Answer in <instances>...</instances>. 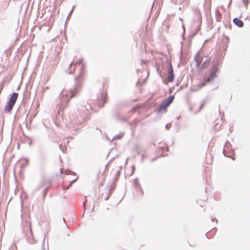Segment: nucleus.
<instances>
[{
    "label": "nucleus",
    "mask_w": 250,
    "mask_h": 250,
    "mask_svg": "<svg viewBox=\"0 0 250 250\" xmlns=\"http://www.w3.org/2000/svg\"><path fill=\"white\" fill-rule=\"evenodd\" d=\"M74 8V7H73L72 9V10H71V12H70V14L72 13V11H73Z\"/></svg>",
    "instance_id": "nucleus-13"
},
{
    "label": "nucleus",
    "mask_w": 250,
    "mask_h": 250,
    "mask_svg": "<svg viewBox=\"0 0 250 250\" xmlns=\"http://www.w3.org/2000/svg\"><path fill=\"white\" fill-rule=\"evenodd\" d=\"M166 127L167 128H169V125H166Z\"/></svg>",
    "instance_id": "nucleus-11"
},
{
    "label": "nucleus",
    "mask_w": 250,
    "mask_h": 250,
    "mask_svg": "<svg viewBox=\"0 0 250 250\" xmlns=\"http://www.w3.org/2000/svg\"><path fill=\"white\" fill-rule=\"evenodd\" d=\"M168 73L169 74L168 76V80L169 82H171L173 81L174 79V74L172 69H170L169 70Z\"/></svg>",
    "instance_id": "nucleus-5"
},
{
    "label": "nucleus",
    "mask_w": 250,
    "mask_h": 250,
    "mask_svg": "<svg viewBox=\"0 0 250 250\" xmlns=\"http://www.w3.org/2000/svg\"><path fill=\"white\" fill-rule=\"evenodd\" d=\"M205 85V83H202L201 84L196 86H193L192 88V90H197Z\"/></svg>",
    "instance_id": "nucleus-8"
},
{
    "label": "nucleus",
    "mask_w": 250,
    "mask_h": 250,
    "mask_svg": "<svg viewBox=\"0 0 250 250\" xmlns=\"http://www.w3.org/2000/svg\"><path fill=\"white\" fill-rule=\"evenodd\" d=\"M72 65V63H71L70 65V66H71Z\"/></svg>",
    "instance_id": "nucleus-15"
},
{
    "label": "nucleus",
    "mask_w": 250,
    "mask_h": 250,
    "mask_svg": "<svg viewBox=\"0 0 250 250\" xmlns=\"http://www.w3.org/2000/svg\"><path fill=\"white\" fill-rule=\"evenodd\" d=\"M134 167H133V171H134Z\"/></svg>",
    "instance_id": "nucleus-14"
},
{
    "label": "nucleus",
    "mask_w": 250,
    "mask_h": 250,
    "mask_svg": "<svg viewBox=\"0 0 250 250\" xmlns=\"http://www.w3.org/2000/svg\"><path fill=\"white\" fill-rule=\"evenodd\" d=\"M195 60L197 63V65L198 66H199L200 64V63L201 62V61L200 60V57L199 55H197L195 57Z\"/></svg>",
    "instance_id": "nucleus-7"
},
{
    "label": "nucleus",
    "mask_w": 250,
    "mask_h": 250,
    "mask_svg": "<svg viewBox=\"0 0 250 250\" xmlns=\"http://www.w3.org/2000/svg\"><path fill=\"white\" fill-rule=\"evenodd\" d=\"M18 96V94L17 93H14L11 97H10V99L7 104V105L5 108V110L8 112L10 111H11L14 106V105L15 104V102L17 99Z\"/></svg>",
    "instance_id": "nucleus-2"
},
{
    "label": "nucleus",
    "mask_w": 250,
    "mask_h": 250,
    "mask_svg": "<svg viewBox=\"0 0 250 250\" xmlns=\"http://www.w3.org/2000/svg\"><path fill=\"white\" fill-rule=\"evenodd\" d=\"M233 22L236 25H237L239 27H242L243 25V22L238 19H234L233 20Z\"/></svg>",
    "instance_id": "nucleus-6"
},
{
    "label": "nucleus",
    "mask_w": 250,
    "mask_h": 250,
    "mask_svg": "<svg viewBox=\"0 0 250 250\" xmlns=\"http://www.w3.org/2000/svg\"><path fill=\"white\" fill-rule=\"evenodd\" d=\"M209 61L208 60L207 58L205 59V60L204 61L202 67H206L207 66L208 64Z\"/></svg>",
    "instance_id": "nucleus-9"
},
{
    "label": "nucleus",
    "mask_w": 250,
    "mask_h": 250,
    "mask_svg": "<svg viewBox=\"0 0 250 250\" xmlns=\"http://www.w3.org/2000/svg\"><path fill=\"white\" fill-rule=\"evenodd\" d=\"M77 179V178H76L75 180H73L72 182H71V184L72 183H74L75 181H76V180Z\"/></svg>",
    "instance_id": "nucleus-12"
},
{
    "label": "nucleus",
    "mask_w": 250,
    "mask_h": 250,
    "mask_svg": "<svg viewBox=\"0 0 250 250\" xmlns=\"http://www.w3.org/2000/svg\"><path fill=\"white\" fill-rule=\"evenodd\" d=\"M83 62V60H79V61L75 63V65H77V64H80L82 63Z\"/></svg>",
    "instance_id": "nucleus-10"
},
{
    "label": "nucleus",
    "mask_w": 250,
    "mask_h": 250,
    "mask_svg": "<svg viewBox=\"0 0 250 250\" xmlns=\"http://www.w3.org/2000/svg\"><path fill=\"white\" fill-rule=\"evenodd\" d=\"M79 83H77L75 85L70 89L69 94L65 93L64 91L62 92V98L64 100H68L70 98L74 97L78 91Z\"/></svg>",
    "instance_id": "nucleus-1"
},
{
    "label": "nucleus",
    "mask_w": 250,
    "mask_h": 250,
    "mask_svg": "<svg viewBox=\"0 0 250 250\" xmlns=\"http://www.w3.org/2000/svg\"><path fill=\"white\" fill-rule=\"evenodd\" d=\"M217 71V68L215 66H213L210 71L209 76L207 80V81L209 82L211 81L215 77L216 73Z\"/></svg>",
    "instance_id": "nucleus-4"
},
{
    "label": "nucleus",
    "mask_w": 250,
    "mask_h": 250,
    "mask_svg": "<svg viewBox=\"0 0 250 250\" xmlns=\"http://www.w3.org/2000/svg\"><path fill=\"white\" fill-rule=\"evenodd\" d=\"M173 100L174 96H170L167 100L164 101V103L161 104L159 109V111H161L163 109H165L168 106Z\"/></svg>",
    "instance_id": "nucleus-3"
}]
</instances>
